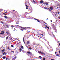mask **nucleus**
I'll return each mask as SVG.
<instances>
[{
	"instance_id": "1",
	"label": "nucleus",
	"mask_w": 60,
	"mask_h": 60,
	"mask_svg": "<svg viewBox=\"0 0 60 60\" xmlns=\"http://www.w3.org/2000/svg\"><path fill=\"white\" fill-rule=\"evenodd\" d=\"M19 27H20L21 28H22V29H31V30H34L32 28H31L30 27H22L21 26H20Z\"/></svg>"
},
{
	"instance_id": "2",
	"label": "nucleus",
	"mask_w": 60,
	"mask_h": 60,
	"mask_svg": "<svg viewBox=\"0 0 60 60\" xmlns=\"http://www.w3.org/2000/svg\"><path fill=\"white\" fill-rule=\"evenodd\" d=\"M50 9L51 10H53L54 9V7H50Z\"/></svg>"
},
{
	"instance_id": "3",
	"label": "nucleus",
	"mask_w": 60,
	"mask_h": 60,
	"mask_svg": "<svg viewBox=\"0 0 60 60\" xmlns=\"http://www.w3.org/2000/svg\"><path fill=\"white\" fill-rule=\"evenodd\" d=\"M1 33H0V34H4V31H2L1 32Z\"/></svg>"
},
{
	"instance_id": "4",
	"label": "nucleus",
	"mask_w": 60,
	"mask_h": 60,
	"mask_svg": "<svg viewBox=\"0 0 60 60\" xmlns=\"http://www.w3.org/2000/svg\"><path fill=\"white\" fill-rule=\"evenodd\" d=\"M27 53H28V54H32V53L29 52H27Z\"/></svg>"
},
{
	"instance_id": "5",
	"label": "nucleus",
	"mask_w": 60,
	"mask_h": 60,
	"mask_svg": "<svg viewBox=\"0 0 60 60\" xmlns=\"http://www.w3.org/2000/svg\"><path fill=\"white\" fill-rule=\"evenodd\" d=\"M40 53L41 54H43V55H45V54L43 52H41V51H40Z\"/></svg>"
},
{
	"instance_id": "6",
	"label": "nucleus",
	"mask_w": 60,
	"mask_h": 60,
	"mask_svg": "<svg viewBox=\"0 0 60 60\" xmlns=\"http://www.w3.org/2000/svg\"><path fill=\"white\" fill-rule=\"evenodd\" d=\"M3 58L4 59H5L6 58V57L5 56H3Z\"/></svg>"
},
{
	"instance_id": "7",
	"label": "nucleus",
	"mask_w": 60,
	"mask_h": 60,
	"mask_svg": "<svg viewBox=\"0 0 60 60\" xmlns=\"http://www.w3.org/2000/svg\"><path fill=\"white\" fill-rule=\"evenodd\" d=\"M4 17L5 18V19H8V17L6 16H4Z\"/></svg>"
},
{
	"instance_id": "8",
	"label": "nucleus",
	"mask_w": 60,
	"mask_h": 60,
	"mask_svg": "<svg viewBox=\"0 0 60 60\" xmlns=\"http://www.w3.org/2000/svg\"><path fill=\"white\" fill-rule=\"evenodd\" d=\"M27 44H29V43H30V41H27Z\"/></svg>"
},
{
	"instance_id": "9",
	"label": "nucleus",
	"mask_w": 60,
	"mask_h": 60,
	"mask_svg": "<svg viewBox=\"0 0 60 60\" xmlns=\"http://www.w3.org/2000/svg\"><path fill=\"white\" fill-rule=\"evenodd\" d=\"M6 27L7 28H9V25H7Z\"/></svg>"
},
{
	"instance_id": "10",
	"label": "nucleus",
	"mask_w": 60,
	"mask_h": 60,
	"mask_svg": "<svg viewBox=\"0 0 60 60\" xmlns=\"http://www.w3.org/2000/svg\"><path fill=\"white\" fill-rule=\"evenodd\" d=\"M25 6H26V7H28V6H27L26 4V3H25Z\"/></svg>"
},
{
	"instance_id": "11",
	"label": "nucleus",
	"mask_w": 60,
	"mask_h": 60,
	"mask_svg": "<svg viewBox=\"0 0 60 60\" xmlns=\"http://www.w3.org/2000/svg\"><path fill=\"white\" fill-rule=\"evenodd\" d=\"M16 24H19V21H17V22H16Z\"/></svg>"
},
{
	"instance_id": "12",
	"label": "nucleus",
	"mask_w": 60,
	"mask_h": 60,
	"mask_svg": "<svg viewBox=\"0 0 60 60\" xmlns=\"http://www.w3.org/2000/svg\"><path fill=\"white\" fill-rule=\"evenodd\" d=\"M40 3H43V1H42V0H41V1H40Z\"/></svg>"
},
{
	"instance_id": "13",
	"label": "nucleus",
	"mask_w": 60,
	"mask_h": 60,
	"mask_svg": "<svg viewBox=\"0 0 60 60\" xmlns=\"http://www.w3.org/2000/svg\"><path fill=\"white\" fill-rule=\"evenodd\" d=\"M39 58H40V59H41V58H42V57L41 56H39Z\"/></svg>"
},
{
	"instance_id": "14",
	"label": "nucleus",
	"mask_w": 60,
	"mask_h": 60,
	"mask_svg": "<svg viewBox=\"0 0 60 60\" xmlns=\"http://www.w3.org/2000/svg\"><path fill=\"white\" fill-rule=\"evenodd\" d=\"M11 27H14V26L11 25Z\"/></svg>"
},
{
	"instance_id": "15",
	"label": "nucleus",
	"mask_w": 60,
	"mask_h": 60,
	"mask_svg": "<svg viewBox=\"0 0 60 60\" xmlns=\"http://www.w3.org/2000/svg\"><path fill=\"white\" fill-rule=\"evenodd\" d=\"M56 51H57V52H58V49H56Z\"/></svg>"
},
{
	"instance_id": "16",
	"label": "nucleus",
	"mask_w": 60,
	"mask_h": 60,
	"mask_svg": "<svg viewBox=\"0 0 60 60\" xmlns=\"http://www.w3.org/2000/svg\"><path fill=\"white\" fill-rule=\"evenodd\" d=\"M45 4L46 5H48V2H46L45 3Z\"/></svg>"
},
{
	"instance_id": "17",
	"label": "nucleus",
	"mask_w": 60,
	"mask_h": 60,
	"mask_svg": "<svg viewBox=\"0 0 60 60\" xmlns=\"http://www.w3.org/2000/svg\"><path fill=\"white\" fill-rule=\"evenodd\" d=\"M20 51H21V50H22V49H21L20 48L19 49Z\"/></svg>"
},
{
	"instance_id": "18",
	"label": "nucleus",
	"mask_w": 60,
	"mask_h": 60,
	"mask_svg": "<svg viewBox=\"0 0 60 60\" xmlns=\"http://www.w3.org/2000/svg\"><path fill=\"white\" fill-rule=\"evenodd\" d=\"M14 27H17V25H14Z\"/></svg>"
},
{
	"instance_id": "19",
	"label": "nucleus",
	"mask_w": 60,
	"mask_h": 60,
	"mask_svg": "<svg viewBox=\"0 0 60 60\" xmlns=\"http://www.w3.org/2000/svg\"><path fill=\"white\" fill-rule=\"evenodd\" d=\"M20 26H19L18 25H17L16 27H19Z\"/></svg>"
},
{
	"instance_id": "20",
	"label": "nucleus",
	"mask_w": 60,
	"mask_h": 60,
	"mask_svg": "<svg viewBox=\"0 0 60 60\" xmlns=\"http://www.w3.org/2000/svg\"><path fill=\"white\" fill-rule=\"evenodd\" d=\"M53 36L54 38H56V37L55 36V35H53Z\"/></svg>"
},
{
	"instance_id": "21",
	"label": "nucleus",
	"mask_w": 60,
	"mask_h": 60,
	"mask_svg": "<svg viewBox=\"0 0 60 60\" xmlns=\"http://www.w3.org/2000/svg\"><path fill=\"white\" fill-rule=\"evenodd\" d=\"M45 26H46V27H45V28H46L47 27V26H48L46 25H45Z\"/></svg>"
},
{
	"instance_id": "22",
	"label": "nucleus",
	"mask_w": 60,
	"mask_h": 60,
	"mask_svg": "<svg viewBox=\"0 0 60 60\" xmlns=\"http://www.w3.org/2000/svg\"><path fill=\"white\" fill-rule=\"evenodd\" d=\"M6 33L7 34H9V32H8L7 31L6 32Z\"/></svg>"
},
{
	"instance_id": "23",
	"label": "nucleus",
	"mask_w": 60,
	"mask_h": 60,
	"mask_svg": "<svg viewBox=\"0 0 60 60\" xmlns=\"http://www.w3.org/2000/svg\"><path fill=\"white\" fill-rule=\"evenodd\" d=\"M11 52H12L13 53H14V52L13 51H11Z\"/></svg>"
},
{
	"instance_id": "24",
	"label": "nucleus",
	"mask_w": 60,
	"mask_h": 60,
	"mask_svg": "<svg viewBox=\"0 0 60 60\" xmlns=\"http://www.w3.org/2000/svg\"><path fill=\"white\" fill-rule=\"evenodd\" d=\"M8 38H9V37H7V38H6V40H7V39H8Z\"/></svg>"
},
{
	"instance_id": "25",
	"label": "nucleus",
	"mask_w": 60,
	"mask_h": 60,
	"mask_svg": "<svg viewBox=\"0 0 60 60\" xmlns=\"http://www.w3.org/2000/svg\"><path fill=\"white\" fill-rule=\"evenodd\" d=\"M34 2V3H35V2L34 1V0H32Z\"/></svg>"
},
{
	"instance_id": "26",
	"label": "nucleus",
	"mask_w": 60,
	"mask_h": 60,
	"mask_svg": "<svg viewBox=\"0 0 60 60\" xmlns=\"http://www.w3.org/2000/svg\"><path fill=\"white\" fill-rule=\"evenodd\" d=\"M31 12H32V10H31V12H30V13H28V14H29V13H31Z\"/></svg>"
},
{
	"instance_id": "27",
	"label": "nucleus",
	"mask_w": 60,
	"mask_h": 60,
	"mask_svg": "<svg viewBox=\"0 0 60 60\" xmlns=\"http://www.w3.org/2000/svg\"><path fill=\"white\" fill-rule=\"evenodd\" d=\"M21 49H23V46H21Z\"/></svg>"
},
{
	"instance_id": "28",
	"label": "nucleus",
	"mask_w": 60,
	"mask_h": 60,
	"mask_svg": "<svg viewBox=\"0 0 60 60\" xmlns=\"http://www.w3.org/2000/svg\"><path fill=\"white\" fill-rule=\"evenodd\" d=\"M46 28H48V29H49V27H46Z\"/></svg>"
},
{
	"instance_id": "29",
	"label": "nucleus",
	"mask_w": 60,
	"mask_h": 60,
	"mask_svg": "<svg viewBox=\"0 0 60 60\" xmlns=\"http://www.w3.org/2000/svg\"><path fill=\"white\" fill-rule=\"evenodd\" d=\"M2 52H4V50H2Z\"/></svg>"
},
{
	"instance_id": "30",
	"label": "nucleus",
	"mask_w": 60,
	"mask_h": 60,
	"mask_svg": "<svg viewBox=\"0 0 60 60\" xmlns=\"http://www.w3.org/2000/svg\"><path fill=\"white\" fill-rule=\"evenodd\" d=\"M37 20V21H38V22H40V21H39V20L38 19V20Z\"/></svg>"
},
{
	"instance_id": "31",
	"label": "nucleus",
	"mask_w": 60,
	"mask_h": 60,
	"mask_svg": "<svg viewBox=\"0 0 60 60\" xmlns=\"http://www.w3.org/2000/svg\"><path fill=\"white\" fill-rule=\"evenodd\" d=\"M1 23H2V24H4V22L3 21H2Z\"/></svg>"
},
{
	"instance_id": "32",
	"label": "nucleus",
	"mask_w": 60,
	"mask_h": 60,
	"mask_svg": "<svg viewBox=\"0 0 60 60\" xmlns=\"http://www.w3.org/2000/svg\"><path fill=\"white\" fill-rule=\"evenodd\" d=\"M56 55L57 56H59V55L58 54H56Z\"/></svg>"
},
{
	"instance_id": "33",
	"label": "nucleus",
	"mask_w": 60,
	"mask_h": 60,
	"mask_svg": "<svg viewBox=\"0 0 60 60\" xmlns=\"http://www.w3.org/2000/svg\"><path fill=\"white\" fill-rule=\"evenodd\" d=\"M43 60H45V58H43Z\"/></svg>"
},
{
	"instance_id": "34",
	"label": "nucleus",
	"mask_w": 60,
	"mask_h": 60,
	"mask_svg": "<svg viewBox=\"0 0 60 60\" xmlns=\"http://www.w3.org/2000/svg\"><path fill=\"white\" fill-rule=\"evenodd\" d=\"M40 35L42 36H43V35L42 34H41Z\"/></svg>"
},
{
	"instance_id": "35",
	"label": "nucleus",
	"mask_w": 60,
	"mask_h": 60,
	"mask_svg": "<svg viewBox=\"0 0 60 60\" xmlns=\"http://www.w3.org/2000/svg\"><path fill=\"white\" fill-rule=\"evenodd\" d=\"M14 58L15 59H16V58H17V57L16 56H15V57H14Z\"/></svg>"
},
{
	"instance_id": "36",
	"label": "nucleus",
	"mask_w": 60,
	"mask_h": 60,
	"mask_svg": "<svg viewBox=\"0 0 60 60\" xmlns=\"http://www.w3.org/2000/svg\"><path fill=\"white\" fill-rule=\"evenodd\" d=\"M8 49H9V50H10V48H9V47H8Z\"/></svg>"
},
{
	"instance_id": "37",
	"label": "nucleus",
	"mask_w": 60,
	"mask_h": 60,
	"mask_svg": "<svg viewBox=\"0 0 60 60\" xmlns=\"http://www.w3.org/2000/svg\"><path fill=\"white\" fill-rule=\"evenodd\" d=\"M11 47H14V46H13V45H11Z\"/></svg>"
},
{
	"instance_id": "38",
	"label": "nucleus",
	"mask_w": 60,
	"mask_h": 60,
	"mask_svg": "<svg viewBox=\"0 0 60 60\" xmlns=\"http://www.w3.org/2000/svg\"><path fill=\"white\" fill-rule=\"evenodd\" d=\"M48 9H49V10L50 11H51V10H50L49 8H48Z\"/></svg>"
},
{
	"instance_id": "39",
	"label": "nucleus",
	"mask_w": 60,
	"mask_h": 60,
	"mask_svg": "<svg viewBox=\"0 0 60 60\" xmlns=\"http://www.w3.org/2000/svg\"><path fill=\"white\" fill-rule=\"evenodd\" d=\"M23 42L24 43H25V41H24V39L23 38Z\"/></svg>"
},
{
	"instance_id": "40",
	"label": "nucleus",
	"mask_w": 60,
	"mask_h": 60,
	"mask_svg": "<svg viewBox=\"0 0 60 60\" xmlns=\"http://www.w3.org/2000/svg\"><path fill=\"white\" fill-rule=\"evenodd\" d=\"M26 9H28V7H26Z\"/></svg>"
},
{
	"instance_id": "41",
	"label": "nucleus",
	"mask_w": 60,
	"mask_h": 60,
	"mask_svg": "<svg viewBox=\"0 0 60 60\" xmlns=\"http://www.w3.org/2000/svg\"><path fill=\"white\" fill-rule=\"evenodd\" d=\"M8 58H6V60H8Z\"/></svg>"
},
{
	"instance_id": "42",
	"label": "nucleus",
	"mask_w": 60,
	"mask_h": 60,
	"mask_svg": "<svg viewBox=\"0 0 60 60\" xmlns=\"http://www.w3.org/2000/svg\"><path fill=\"white\" fill-rule=\"evenodd\" d=\"M29 49H30V50H31V49H32V48H30H30Z\"/></svg>"
},
{
	"instance_id": "43",
	"label": "nucleus",
	"mask_w": 60,
	"mask_h": 60,
	"mask_svg": "<svg viewBox=\"0 0 60 60\" xmlns=\"http://www.w3.org/2000/svg\"><path fill=\"white\" fill-rule=\"evenodd\" d=\"M34 19H35V20H38L37 19H36L35 18H34Z\"/></svg>"
},
{
	"instance_id": "44",
	"label": "nucleus",
	"mask_w": 60,
	"mask_h": 60,
	"mask_svg": "<svg viewBox=\"0 0 60 60\" xmlns=\"http://www.w3.org/2000/svg\"><path fill=\"white\" fill-rule=\"evenodd\" d=\"M57 53H56V52H55V54H56Z\"/></svg>"
},
{
	"instance_id": "45",
	"label": "nucleus",
	"mask_w": 60,
	"mask_h": 60,
	"mask_svg": "<svg viewBox=\"0 0 60 60\" xmlns=\"http://www.w3.org/2000/svg\"><path fill=\"white\" fill-rule=\"evenodd\" d=\"M45 9H48V8H46V7H45Z\"/></svg>"
},
{
	"instance_id": "46",
	"label": "nucleus",
	"mask_w": 60,
	"mask_h": 60,
	"mask_svg": "<svg viewBox=\"0 0 60 60\" xmlns=\"http://www.w3.org/2000/svg\"><path fill=\"white\" fill-rule=\"evenodd\" d=\"M1 9H0V12H1Z\"/></svg>"
},
{
	"instance_id": "47",
	"label": "nucleus",
	"mask_w": 60,
	"mask_h": 60,
	"mask_svg": "<svg viewBox=\"0 0 60 60\" xmlns=\"http://www.w3.org/2000/svg\"><path fill=\"white\" fill-rule=\"evenodd\" d=\"M44 23L45 24H47V23H46V22H44Z\"/></svg>"
},
{
	"instance_id": "48",
	"label": "nucleus",
	"mask_w": 60,
	"mask_h": 60,
	"mask_svg": "<svg viewBox=\"0 0 60 60\" xmlns=\"http://www.w3.org/2000/svg\"><path fill=\"white\" fill-rule=\"evenodd\" d=\"M5 54V52H4V53L3 54V55H4V54Z\"/></svg>"
},
{
	"instance_id": "49",
	"label": "nucleus",
	"mask_w": 60,
	"mask_h": 60,
	"mask_svg": "<svg viewBox=\"0 0 60 60\" xmlns=\"http://www.w3.org/2000/svg\"><path fill=\"white\" fill-rule=\"evenodd\" d=\"M59 53L60 54V51H59Z\"/></svg>"
},
{
	"instance_id": "50",
	"label": "nucleus",
	"mask_w": 60,
	"mask_h": 60,
	"mask_svg": "<svg viewBox=\"0 0 60 60\" xmlns=\"http://www.w3.org/2000/svg\"><path fill=\"white\" fill-rule=\"evenodd\" d=\"M38 52H39V53H41V51L39 52V51H38Z\"/></svg>"
},
{
	"instance_id": "51",
	"label": "nucleus",
	"mask_w": 60,
	"mask_h": 60,
	"mask_svg": "<svg viewBox=\"0 0 60 60\" xmlns=\"http://www.w3.org/2000/svg\"><path fill=\"white\" fill-rule=\"evenodd\" d=\"M51 60H55L54 59H52Z\"/></svg>"
},
{
	"instance_id": "52",
	"label": "nucleus",
	"mask_w": 60,
	"mask_h": 60,
	"mask_svg": "<svg viewBox=\"0 0 60 60\" xmlns=\"http://www.w3.org/2000/svg\"><path fill=\"white\" fill-rule=\"evenodd\" d=\"M57 31L56 30V31H55V32H56V33H57Z\"/></svg>"
},
{
	"instance_id": "53",
	"label": "nucleus",
	"mask_w": 60,
	"mask_h": 60,
	"mask_svg": "<svg viewBox=\"0 0 60 60\" xmlns=\"http://www.w3.org/2000/svg\"><path fill=\"white\" fill-rule=\"evenodd\" d=\"M7 12H5V13H7Z\"/></svg>"
},
{
	"instance_id": "54",
	"label": "nucleus",
	"mask_w": 60,
	"mask_h": 60,
	"mask_svg": "<svg viewBox=\"0 0 60 60\" xmlns=\"http://www.w3.org/2000/svg\"><path fill=\"white\" fill-rule=\"evenodd\" d=\"M15 11V10H13V11Z\"/></svg>"
},
{
	"instance_id": "55",
	"label": "nucleus",
	"mask_w": 60,
	"mask_h": 60,
	"mask_svg": "<svg viewBox=\"0 0 60 60\" xmlns=\"http://www.w3.org/2000/svg\"><path fill=\"white\" fill-rule=\"evenodd\" d=\"M59 19H60V17H59Z\"/></svg>"
},
{
	"instance_id": "56",
	"label": "nucleus",
	"mask_w": 60,
	"mask_h": 60,
	"mask_svg": "<svg viewBox=\"0 0 60 60\" xmlns=\"http://www.w3.org/2000/svg\"><path fill=\"white\" fill-rule=\"evenodd\" d=\"M50 21H51V22H52V20H51Z\"/></svg>"
},
{
	"instance_id": "57",
	"label": "nucleus",
	"mask_w": 60,
	"mask_h": 60,
	"mask_svg": "<svg viewBox=\"0 0 60 60\" xmlns=\"http://www.w3.org/2000/svg\"><path fill=\"white\" fill-rule=\"evenodd\" d=\"M58 7H57L56 8V9H58Z\"/></svg>"
},
{
	"instance_id": "58",
	"label": "nucleus",
	"mask_w": 60,
	"mask_h": 60,
	"mask_svg": "<svg viewBox=\"0 0 60 60\" xmlns=\"http://www.w3.org/2000/svg\"><path fill=\"white\" fill-rule=\"evenodd\" d=\"M46 19V20H48L49 19H48V18H47Z\"/></svg>"
},
{
	"instance_id": "59",
	"label": "nucleus",
	"mask_w": 60,
	"mask_h": 60,
	"mask_svg": "<svg viewBox=\"0 0 60 60\" xmlns=\"http://www.w3.org/2000/svg\"><path fill=\"white\" fill-rule=\"evenodd\" d=\"M59 46H60V43H59Z\"/></svg>"
},
{
	"instance_id": "60",
	"label": "nucleus",
	"mask_w": 60,
	"mask_h": 60,
	"mask_svg": "<svg viewBox=\"0 0 60 60\" xmlns=\"http://www.w3.org/2000/svg\"><path fill=\"white\" fill-rule=\"evenodd\" d=\"M58 14H59V12H58Z\"/></svg>"
},
{
	"instance_id": "61",
	"label": "nucleus",
	"mask_w": 60,
	"mask_h": 60,
	"mask_svg": "<svg viewBox=\"0 0 60 60\" xmlns=\"http://www.w3.org/2000/svg\"><path fill=\"white\" fill-rule=\"evenodd\" d=\"M4 15H6V14L5 13H4Z\"/></svg>"
},
{
	"instance_id": "62",
	"label": "nucleus",
	"mask_w": 60,
	"mask_h": 60,
	"mask_svg": "<svg viewBox=\"0 0 60 60\" xmlns=\"http://www.w3.org/2000/svg\"><path fill=\"white\" fill-rule=\"evenodd\" d=\"M21 30H23V29H21Z\"/></svg>"
},
{
	"instance_id": "63",
	"label": "nucleus",
	"mask_w": 60,
	"mask_h": 60,
	"mask_svg": "<svg viewBox=\"0 0 60 60\" xmlns=\"http://www.w3.org/2000/svg\"><path fill=\"white\" fill-rule=\"evenodd\" d=\"M5 55H6V53H5Z\"/></svg>"
},
{
	"instance_id": "64",
	"label": "nucleus",
	"mask_w": 60,
	"mask_h": 60,
	"mask_svg": "<svg viewBox=\"0 0 60 60\" xmlns=\"http://www.w3.org/2000/svg\"><path fill=\"white\" fill-rule=\"evenodd\" d=\"M58 1H60V0H58Z\"/></svg>"
}]
</instances>
